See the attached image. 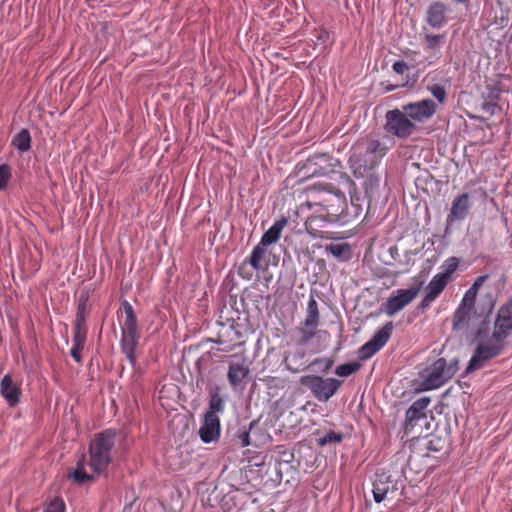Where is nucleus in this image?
Listing matches in <instances>:
<instances>
[{
	"label": "nucleus",
	"mask_w": 512,
	"mask_h": 512,
	"mask_svg": "<svg viewBox=\"0 0 512 512\" xmlns=\"http://www.w3.org/2000/svg\"><path fill=\"white\" fill-rule=\"evenodd\" d=\"M493 332L495 338L505 340L512 335V298L499 307L494 320Z\"/></svg>",
	"instance_id": "ddd939ff"
},
{
	"label": "nucleus",
	"mask_w": 512,
	"mask_h": 512,
	"mask_svg": "<svg viewBox=\"0 0 512 512\" xmlns=\"http://www.w3.org/2000/svg\"><path fill=\"white\" fill-rule=\"evenodd\" d=\"M477 295L467 290L460 302V305L474 310Z\"/></svg>",
	"instance_id": "a19ab883"
},
{
	"label": "nucleus",
	"mask_w": 512,
	"mask_h": 512,
	"mask_svg": "<svg viewBox=\"0 0 512 512\" xmlns=\"http://www.w3.org/2000/svg\"><path fill=\"white\" fill-rule=\"evenodd\" d=\"M506 346V340L495 338V333L486 342L479 343L466 368V373L482 368L485 363L502 353Z\"/></svg>",
	"instance_id": "39448f33"
},
{
	"label": "nucleus",
	"mask_w": 512,
	"mask_h": 512,
	"mask_svg": "<svg viewBox=\"0 0 512 512\" xmlns=\"http://www.w3.org/2000/svg\"><path fill=\"white\" fill-rule=\"evenodd\" d=\"M428 90L432 94V96L439 102L444 103L447 98L446 90L443 86L439 84H433L428 87Z\"/></svg>",
	"instance_id": "e433bc0d"
},
{
	"label": "nucleus",
	"mask_w": 512,
	"mask_h": 512,
	"mask_svg": "<svg viewBox=\"0 0 512 512\" xmlns=\"http://www.w3.org/2000/svg\"><path fill=\"white\" fill-rule=\"evenodd\" d=\"M283 363L289 371L298 373L307 367L306 353L300 348L285 352Z\"/></svg>",
	"instance_id": "412c9836"
},
{
	"label": "nucleus",
	"mask_w": 512,
	"mask_h": 512,
	"mask_svg": "<svg viewBox=\"0 0 512 512\" xmlns=\"http://www.w3.org/2000/svg\"><path fill=\"white\" fill-rule=\"evenodd\" d=\"M385 120V131L399 139L408 138L416 130L415 123L409 119L403 109L388 110Z\"/></svg>",
	"instance_id": "423d86ee"
},
{
	"label": "nucleus",
	"mask_w": 512,
	"mask_h": 512,
	"mask_svg": "<svg viewBox=\"0 0 512 512\" xmlns=\"http://www.w3.org/2000/svg\"><path fill=\"white\" fill-rule=\"evenodd\" d=\"M301 384L307 387L313 396L321 401H328L340 388L341 381L335 378H322L317 375L301 377Z\"/></svg>",
	"instance_id": "0eeeda50"
},
{
	"label": "nucleus",
	"mask_w": 512,
	"mask_h": 512,
	"mask_svg": "<svg viewBox=\"0 0 512 512\" xmlns=\"http://www.w3.org/2000/svg\"><path fill=\"white\" fill-rule=\"evenodd\" d=\"M89 316L87 298L81 297L78 302L74 327L87 328L86 320Z\"/></svg>",
	"instance_id": "c756f323"
},
{
	"label": "nucleus",
	"mask_w": 512,
	"mask_h": 512,
	"mask_svg": "<svg viewBox=\"0 0 512 512\" xmlns=\"http://www.w3.org/2000/svg\"><path fill=\"white\" fill-rule=\"evenodd\" d=\"M360 368L361 364L358 362L345 363L336 367L335 374L340 377H348L357 372Z\"/></svg>",
	"instance_id": "72a5a7b5"
},
{
	"label": "nucleus",
	"mask_w": 512,
	"mask_h": 512,
	"mask_svg": "<svg viewBox=\"0 0 512 512\" xmlns=\"http://www.w3.org/2000/svg\"><path fill=\"white\" fill-rule=\"evenodd\" d=\"M469 195L462 193L457 196L453 202L451 209L447 215V222L453 223L454 221H461L466 218L470 209Z\"/></svg>",
	"instance_id": "aec40b11"
},
{
	"label": "nucleus",
	"mask_w": 512,
	"mask_h": 512,
	"mask_svg": "<svg viewBox=\"0 0 512 512\" xmlns=\"http://www.w3.org/2000/svg\"><path fill=\"white\" fill-rule=\"evenodd\" d=\"M386 495H387V489L380 488L377 485H374L373 498L376 503L382 502L386 498Z\"/></svg>",
	"instance_id": "37998d69"
},
{
	"label": "nucleus",
	"mask_w": 512,
	"mask_h": 512,
	"mask_svg": "<svg viewBox=\"0 0 512 512\" xmlns=\"http://www.w3.org/2000/svg\"><path fill=\"white\" fill-rule=\"evenodd\" d=\"M366 180L364 181V189L365 193L368 197H374L380 186V176L373 171L369 172L368 175L365 176Z\"/></svg>",
	"instance_id": "7c9ffc66"
},
{
	"label": "nucleus",
	"mask_w": 512,
	"mask_h": 512,
	"mask_svg": "<svg viewBox=\"0 0 512 512\" xmlns=\"http://www.w3.org/2000/svg\"><path fill=\"white\" fill-rule=\"evenodd\" d=\"M433 442H434L433 440L429 441V449L437 451L438 448L435 447V444H433Z\"/></svg>",
	"instance_id": "8fccbe9b"
},
{
	"label": "nucleus",
	"mask_w": 512,
	"mask_h": 512,
	"mask_svg": "<svg viewBox=\"0 0 512 512\" xmlns=\"http://www.w3.org/2000/svg\"><path fill=\"white\" fill-rule=\"evenodd\" d=\"M286 223L287 221L284 218L274 222V224L263 234L259 243L262 246L267 247L268 245L277 242L280 239L281 232Z\"/></svg>",
	"instance_id": "393cba45"
},
{
	"label": "nucleus",
	"mask_w": 512,
	"mask_h": 512,
	"mask_svg": "<svg viewBox=\"0 0 512 512\" xmlns=\"http://www.w3.org/2000/svg\"><path fill=\"white\" fill-rule=\"evenodd\" d=\"M393 329L394 325L391 321L387 322L381 329H379L368 342L359 348V359L365 361L376 354L382 347H384L389 341Z\"/></svg>",
	"instance_id": "1a4fd4ad"
},
{
	"label": "nucleus",
	"mask_w": 512,
	"mask_h": 512,
	"mask_svg": "<svg viewBox=\"0 0 512 512\" xmlns=\"http://www.w3.org/2000/svg\"><path fill=\"white\" fill-rule=\"evenodd\" d=\"M433 442H434L433 440L429 441V449L437 451L438 448L435 447V444H433Z\"/></svg>",
	"instance_id": "09e8293b"
},
{
	"label": "nucleus",
	"mask_w": 512,
	"mask_h": 512,
	"mask_svg": "<svg viewBox=\"0 0 512 512\" xmlns=\"http://www.w3.org/2000/svg\"><path fill=\"white\" fill-rule=\"evenodd\" d=\"M459 263L460 261L457 257L447 258L440 267L441 272L437 273V275L450 282L453 274L458 269Z\"/></svg>",
	"instance_id": "cd10ccee"
},
{
	"label": "nucleus",
	"mask_w": 512,
	"mask_h": 512,
	"mask_svg": "<svg viewBox=\"0 0 512 512\" xmlns=\"http://www.w3.org/2000/svg\"><path fill=\"white\" fill-rule=\"evenodd\" d=\"M238 439L240 441L241 447H247L250 445V435L248 431L239 433Z\"/></svg>",
	"instance_id": "49530a36"
},
{
	"label": "nucleus",
	"mask_w": 512,
	"mask_h": 512,
	"mask_svg": "<svg viewBox=\"0 0 512 512\" xmlns=\"http://www.w3.org/2000/svg\"><path fill=\"white\" fill-rule=\"evenodd\" d=\"M325 250L335 258L343 260L350 253V245L348 243H331L325 247Z\"/></svg>",
	"instance_id": "2f4dec72"
},
{
	"label": "nucleus",
	"mask_w": 512,
	"mask_h": 512,
	"mask_svg": "<svg viewBox=\"0 0 512 512\" xmlns=\"http://www.w3.org/2000/svg\"><path fill=\"white\" fill-rule=\"evenodd\" d=\"M83 349H84V346L74 345V344L72 345V348L70 350V355L77 363L81 362V352Z\"/></svg>",
	"instance_id": "a18cd8bd"
},
{
	"label": "nucleus",
	"mask_w": 512,
	"mask_h": 512,
	"mask_svg": "<svg viewBox=\"0 0 512 512\" xmlns=\"http://www.w3.org/2000/svg\"><path fill=\"white\" fill-rule=\"evenodd\" d=\"M409 119L413 122L424 123L437 111L436 103L431 99H422L402 106Z\"/></svg>",
	"instance_id": "9d476101"
},
{
	"label": "nucleus",
	"mask_w": 512,
	"mask_h": 512,
	"mask_svg": "<svg viewBox=\"0 0 512 512\" xmlns=\"http://www.w3.org/2000/svg\"><path fill=\"white\" fill-rule=\"evenodd\" d=\"M430 402L431 401L429 397H421L414 401L406 411L404 424V432L406 435L414 434V429L419 424V422L426 421V409Z\"/></svg>",
	"instance_id": "f8f14e48"
},
{
	"label": "nucleus",
	"mask_w": 512,
	"mask_h": 512,
	"mask_svg": "<svg viewBox=\"0 0 512 512\" xmlns=\"http://www.w3.org/2000/svg\"><path fill=\"white\" fill-rule=\"evenodd\" d=\"M488 278H489V275H487V274L478 276L468 290L470 292H473L474 294L478 295L479 289L482 287V285L485 283V281Z\"/></svg>",
	"instance_id": "79ce46f5"
},
{
	"label": "nucleus",
	"mask_w": 512,
	"mask_h": 512,
	"mask_svg": "<svg viewBox=\"0 0 512 512\" xmlns=\"http://www.w3.org/2000/svg\"><path fill=\"white\" fill-rule=\"evenodd\" d=\"M320 311L318 302L313 296H310L305 318L294 329V338L299 345H306L314 338L330 339V333L326 330L319 329Z\"/></svg>",
	"instance_id": "7ed1b4c3"
},
{
	"label": "nucleus",
	"mask_w": 512,
	"mask_h": 512,
	"mask_svg": "<svg viewBox=\"0 0 512 512\" xmlns=\"http://www.w3.org/2000/svg\"><path fill=\"white\" fill-rule=\"evenodd\" d=\"M448 281L438 276H433L428 285L425 288V296L420 303L422 309L430 307V305L439 297L448 285Z\"/></svg>",
	"instance_id": "a211bd4d"
},
{
	"label": "nucleus",
	"mask_w": 512,
	"mask_h": 512,
	"mask_svg": "<svg viewBox=\"0 0 512 512\" xmlns=\"http://www.w3.org/2000/svg\"><path fill=\"white\" fill-rule=\"evenodd\" d=\"M447 6L441 1L431 3L426 12V21L433 28H441L447 23Z\"/></svg>",
	"instance_id": "6ab92c4d"
},
{
	"label": "nucleus",
	"mask_w": 512,
	"mask_h": 512,
	"mask_svg": "<svg viewBox=\"0 0 512 512\" xmlns=\"http://www.w3.org/2000/svg\"><path fill=\"white\" fill-rule=\"evenodd\" d=\"M66 506L62 498L55 497L50 501L43 512H65Z\"/></svg>",
	"instance_id": "58836bf2"
},
{
	"label": "nucleus",
	"mask_w": 512,
	"mask_h": 512,
	"mask_svg": "<svg viewBox=\"0 0 512 512\" xmlns=\"http://www.w3.org/2000/svg\"><path fill=\"white\" fill-rule=\"evenodd\" d=\"M249 374V368L245 364V359L241 362H232L229 364L227 378L231 386L237 387Z\"/></svg>",
	"instance_id": "4be33fe9"
},
{
	"label": "nucleus",
	"mask_w": 512,
	"mask_h": 512,
	"mask_svg": "<svg viewBox=\"0 0 512 512\" xmlns=\"http://www.w3.org/2000/svg\"><path fill=\"white\" fill-rule=\"evenodd\" d=\"M418 293V287H412L405 290H398L397 295L391 296L387 299L384 306V312L388 316L395 315L408 304H410L416 298Z\"/></svg>",
	"instance_id": "4468645a"
},
{
	"label": "nucleus",
	"mask_w": 512,
	"mask_h": 512,
	"mask_svg": "<svg viewBox=\"0 0 512 512\" xmlns=\"http://www.w3.org/2000/svg\"><path fill=\"white\" fill-rule=\"evenodd\" d=\"M320 205L323 206L329 221H337L347 209V199L340 190L328 191Z\"/></svg>",
	"instance_id": "9b49d317"
},
{
	"label": "nucleus",
	"mask_w": 512,
	"mask_h": 512,
	"mask_svg": "<svg viewBox=\"0 0 512 512\" xmlns=\"http://www.w3.org/2000/svg\"><path fill=\"white\" fill-rule=\"evenodd\" d=\"M343 440V434L340 432L329 431L325 436L317 439V443L320 446H325L327 444H337Z\"/></svg>",
	"instance_id": "f704fd0d"
},
{
	"label": "nucleus",
	"mask_w": 512,
	"mask_h": 512,
	"mask_svg": "<svg viewBox=\"0 0 512 512\" xmlns=\"http://www.w3.org/2000/svg\"><path fill=\"white\" fill-rule=\"evenodd\" d=\"M123 310L125 318L121 323V333H137V318L132 305L125 301L123 303Z\"/></svg>",
	"instance_id": "bb28decb"
},
{
	"label": "nucleus",
	"mask_w": 512,
	"mask_h": 512,
	"mask_svg": "<svg viewBox=\"0 0 512 512\" xmlns=\"http://www.w3.org/2000/svg\"><path fill=\"white\" fill-rule=\"evenodd\" d=\"M392 69L395 73L402 75L409 70V66L404 61H396L392 65Z\"/></svg>",
	"instance_id": "c03bdc74"
},
{
	"label": "nucleus",
	"mask_w": 512,
	"mask_h": 512,
	"mask_svg": "<svg viewBox=\"0 0 512 512\" xmlns=\"http://www.w3.org/2000/svg\"><path fill=\"white\" fill-rule=\"evenodd\" d=\"M221 387L214 386L209 391L208 411L205 414L217 415L225 410V399L221 396Z\"/></svg>",
	"instance_id": "b1692460"
},
{
	"label": "nucleus",
	"mask_w": 512,
	"mask_h": 512,
	"mask_svg": "<svg viewBox=\"0 0 512 512\" xmlns=\"http://www.w3.org/2000/svg\"><path fill=\"white\" fill-rule=\"evenodd\" d=\"M137 344L138 333H121V350L132 365L136 362L135 349Z\"/></svg>",
	"instance_id": "5701e85b"
},
{
	"label": "nucleus",
	"mask_w": 512,
	"mask_h": 512,
	"mask_svg": "<svg viewBox=\"0 0 512 512\" xmlns=\"http://www.w3.org/2000/svg\"><path fill=\"white\" fill-rule=\"evenodd\" d=\"M73 480L78 484H84L93 479V476L88 474L85 471V459L82 457L78 463L77 467L75 468L73 474H72Z\"/></svg>",
	"instance_id": "473e14b6"
},
{
	"label": "nucleus",
	"mask_w": 512,
	"mask_h": 512,
	"mask_svg": "<svg viewBox=\"0 0 512 512\" xmlns=\"http://www.w3.org/2000/svg\"><path fill=\"white\" fill-rule=\"evenodd\" d=\"M220 419L218 415L205 414L199 429L200 439L204 443L218 440L220 437Z\"/></svg>",
	"instance_id": "dca6fc26"
},
{
	"label": "nucleus",
	"mask_w": 512,
	"mask_h": 512,
	"mask_svg": "<svg viewBox=\"0 0 512 512\" xmlns=\"http://www.w3.org/2000/svg\"><path fill=\"white\" fill-rule=\"evenodd\" d=\"M116 438L117 433L113 429H106L94 435L89 445V466L94 472L105 471L112 462Z\"/></svg>",
	"instance_id": "f03ea898"
},
{
	"label": "nucleus",
	"mask_w": 512,
	"mask_h": 512,
	"mask_svg": "<svg viewBox=\"0 0 512 512\" xmlns=\"http://www.w3.org/2000/svg\"><path fill=\"white\" fill-rule=\"evenodd\" d=\"M330 159L327 153L314 154L306 160L303 166L304 174L306 176L326 175L330 171Z\"/></svg>",
	"instance_id": "2eb2a0df"
},
{
	"label": "nucleus",
	"mask_w": 512,
	"mask_h": 512,
	"mask_svg": "<svg viewBox=\"0 0 512 512\" xmlns=\"http://www.w3.org/2000/svg\"><path fill=\"white\" fill-rule=\"evenodd\" d=\"M444 41V35H432V34H426L425 35V49L426 50H434L437 48H440L441 44Z\"/></svg>",
	"instance_id": "c9c22d12"
},
{
	"label": "nucleus",
	"mask_w": 512,
	"mask_h": 512,
	"mask_svg": "<svg viewBox=\"0 0 512 512\" xmlns=\"http://www.w3.org/2000/svg\"><path fill=\"white\" fill-rule=\"evenodd\" d=\"M11 178V168L7 164L0 165V191L5 189Z\"/></svg>",
	"instance_id": "ea45409f"
},
{
	"label": "nucleus",
	"mask_w": 512,
	"mask_h": 512,
	"mask_svg": "<svg viewBox=\"0 0 512 512\" xmlns=\"http://www.w3.org/2000/svg\"><path fill=\"white\" fill-rule=\"evenodd\" d=\"M12 145L20 152L31 148V136L27 129H21L12 139Z\"/></svg>",
	"instance_id": "c85d7f7f"
},
{
	"label": "nucleus",
	"mask_w": 512,
	"mask_h": 512,
	"mask_svg": "<svg viewBox=\"0 0 512 512\" xmlns=\"http://www.w3.org/2000/svg\"><path fill=\"white\" fill-rule=\"evenodd\" d=\"M457 371V360L447 363L444 358H439L429 367L427 375L420 384L421 389L424 391L437 389L449 381Z\"/></svg>",
	"instance_id": "20e7f679"
},
{
	"label": "nucleus",
	"mask_w": 512,
	"mask_h": 512,
	"mask_svg": "<svg viewBox=\"0 0 512 512\" xmlns=\"http://www.w3.org/2000/svg\"><path fill=\"white\" fill-rule=\"evenodd\" d=\"M0 395L10 407H15L20 401L21 388L13 381L10 374L4 375L0 381Z\"/></svg>",
	"instance_id": "f3484780"
},
{
	"label": "nucleus",
	"mask_w": 512,
	"mask_h": 512,
	"mask_svg": "<svg viewBox=\"0 0 512 512\" xmlns=\"http://www.w3.org/2000/svg\"><path fill=\"white\" fill-rule=\"evenodd\" d=\"M267 247L258 243L252 250L249 257H246L239 265L238 275L245 280H251L254 272H258L267 267Z\"/></svg>",
	"instance_id": "6e6552de"
},
{
	"label": "nucleus",
	"mask_w": 512,
	"mask_h": 512,
	"mask_svg": "<svg viewBox=\"0 0 512 512\" xmlns=\"http://www.w3.org/2000/svg\"><path fill=\"white\" fill-rule=\"evenodd\" d=\"M473 309L462 306L459 304L457 309L454 312L453 315V329L454 330H464L468 328L470 319H471V313Z\"/></svg>",
	"instance_id": "a878e982"
},
{
	"label": "nucleus",
	"mask_w": 512,
	"mask_h": 512,
	"mask_svg": "<svg viewBox=\"0 0 512 512\" xmlns=\"http://www.w3.org/2000/svg\"><path fill=\"white\" fill-rule=\"evenodd\" d=\"M390 148L378 139H365L357 142L349 156V167L356 178H365L379 166Z\"/></svg>",
	"instance_id": "f257e3e1"
},
{
	"label": "nucleus",
	"mask_w": 512,
	"mask_h": 512,
	"mask_svg": "<svg viewBox=\"0 0 512 512\" xmlns=\"http://www.w3.org/2000/svg\"><path fill=\"white\" fill-rule=\"evenodd\" d=\"M452 1L455 3H458V4H464L466 6L469 4V0H452Z\"/></svg>",
	"instance_id": "de8ad7c7"
},
{
	"label": "nucleus",
	"mask_w": 512,
	"mask_h": 512,
	"mask_svg": "<svg viewBox=\"0 0 512 512\" xmlns=\"http://www.w3.org/2000/svg\"><path fill=\"white\" fill-rule=\"evenodd\" d=\"M87 330V328L73 327L72 342L74 345L85 346Z\"/></svg>",
	"instance_id": "4c0bfd02"
}]
</instances>
